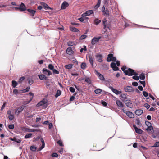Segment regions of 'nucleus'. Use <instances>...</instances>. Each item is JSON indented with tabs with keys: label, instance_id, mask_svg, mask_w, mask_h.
Returning a JSON list of instances; mask_svg holds the SVG:
<instances>
[{
	"label": "nucleus",
	"instance_id": "nucleus-36",
	"mask_svg": "<svg viewBox=\"0 0 159 159\" xmlns=\"http://www.w3.org/2000/svg\"><path fill=\"white\" fill-rule=\"evenodd\" d=\"M14 115L13 114L9 115L8 117V118L9 119V120L10 121H11L14 120Z\"/></svg>",
	"mask_w": 159,
	"mask_h": 159
},
{
	"label": "nucleus",
	"instance_id": "nucleus-52",
	"mask_svg": "<svg viewBox=\"0 0 159 159\" xmlns=\"http://www.w3.org/2000/svg\"><path fill=\"white\" fill-rule=\"evenodd\" d=\"M53 73L54 74H59V71H57L55 69H54L53 70H52Z\"/></svg>",
	"mask_w": 159,
	"mask_h": 159
},
{
	"label": "nucleus",
	"instance_id": "nucleus-55",
	"mask_svg": "<svg viewBox=\"0 0 159 159\" xmlns=\"http://www.w3.org/2000/svg\"><path fill=\"white\" fill-rule=\"evenodd\" d=\"M143 94L145 97H147L148 96V93L146 91H143Z\"/></svg>",
	"mask_w": 159,
	"mask_h": 159
},
{
	"label": "nucleus",
	"instance_id": "nucleus-54",
	"mask_svg": "<svg viewBox=\"0 0 159 159\" xmlns=\"http://www.w3.org/2000/svg\"><path fill=\"white\" fill-rule=\"evenodd\" d=\"M101 103L102 104V105L104 107H106L107 105V103L105 101H101Z\"/></svg>",
	"mask_w": 159,
	"mask_h": 159
},
{
	"label": "nucleus",
	"instance_id": "nucleus-27",
	"mask_svg": "<svg viewBox=\"0 0 159 159\" xmlns=\"http://www.w3.org/2000/svg\"><path fill=\"white\" fill-rule=\"evenodd\" d=\"M29 94L31 96V97L30 98V100L29 101L25 102V104H27L29 103L32 100L33 98L34 97L33 93L30 92L29 93Z\"/></svg>",
	"mask_w": 159,
	"mask_h": 159
},
{
	"label": "nucleus",
	"instance_id": "nucleus-53",
	"mask_svg": "<svg viewBox=\"0 0 159 159\" xmlns=\"http://www.w3.org/2000/svg\"><path fill=\"white\" fill-rule=\"evenodd\" d=\"M116 66V64L114 62H112L111 64V67L113 68H114Z\"/></svg>",
	"mask_w": 159,
	"mask_h": 159
},
{
	"label": "nucleus",
	"instance_id": "nucleus-1",
	"mask_svg": "<svg viewBox=\"0 0 159 159\" xmlns=\"http://www.w3.org/2000/svg\"><path fill=\"white\" fill-rule=\"evenodd\" d=\"M126 67L124 66L121 68V70L123 71L125 75L128 76H132L134 75H137V73L135 72L133 69L129 68L128 69H126Z\"/></svg>",
	"mask_w": 159,
	"mask_h": 159
},
{
	"label": "nucleus",
	"instance_id": "nucleus-62",
	"mask_svg": "<svg viewBox=\"0 0 159 159\" xmlns=\"http://www.w3.org/2000/svg\"><path fill=\"white\" fill-rule=\"evenodd\" d=\"M144 107L147 109H148L150 107V106L147 103H145L144 105Z\"/></svg>",
	"mask_w": 159,
	"mask_h": 159
},
{
	"label": "nucleus",
	"instance_id": "nucleus-37",
	"mask_svg": "<svg viewBox=\"0 0 159 159\" xmlns=\"http://www.w3.org/2000/svg\"><path fill=\"white\" fill-rule=\"evenodd\" d=\"M86 18H87L85 16H83L82 15V17L78 19L80 21L83 22L84 21Z\"/></svg>",
	"mask_w": 159,
	"mask_h": 159
},
{
	"label": "nucleus",
	"instance_id": "nucleus-59",
	"mask_svg": "<svg viewBox=\"0 0 159 159\" xmlns=\"http://www.w3.org/2000/svg\"><path fill=\"white\" fill-rule=\"evenodd\" d=\"M159 146V142H156L154 144L153 147H158Z\"/></svg>",
	"mask_w": 159,
	"mask_h": 159
},
{
	"label": "nucleus",
	"instance_id": "nucleus-22",
	"mask_svg": "<svg viewBox=\"0 0 159 159\" xmlns=\"http://www.w3.org/2000/svg\"><path fill=\"white\" fill-rule=\"evenodd\" d=\"M102 24L103 25V29H106L107 28V20L105 18L102 20Z\"/></svg>",
	"mask_w": 159,
	"mask_h": 159
},
{
	"label": "nucleus",
	"instance_id": "nucleus-14",
	"mask_svg": "<svg viewBox=\"0 0 159 159\" xmlns=\"http://www.w3.org/2000/svg\"><path fill=\"white\" fill-rule=\"evenodd\" d=\"M96 75L98 76L99 79L102 81H104L105 80V78L102 75L100 74L99 72L96 71Z\"/></svg>",
	"mask_w": 159,
	"mask_h": 159
},
{
	"label": "nucleus",
	"instance_id": "nucleus-18",
	"mask_svg": "<svg viewBox=\"0 0 159 159\" xmlns=\"http://www.w3.org/2000/svg\"><path fill=\"white\" fill-rule=\"evenodd\" d=\"M38 76L41 80H46L48 78V77L44 74L39 75H38Z\"/></svg>",
	"mask_w": 159,
	"mask_h": 159
},
{
	"label": "nucleus",
	"instance_id": "nucleus-28",
	"mask_svg": "<svg viewBox=\"0 0 159 159\" xmlns=\"http://www.w3.org/2000/svg\"><path fill=\"white\" fill-rule=\"evenodd\" d=\"M20 7L22 8L23 10H20L21 11H23L26 10V6H25L24 4L22 2H21L20 5Z\"/></svg>",
	"mask_w": 159,
	"mask_h": 159
},
{
	"label": "nucleus",
	"instance_id": "nucleus-41",
	"mask_svg": "<svg viewBox=\"0 0 159 159\" xmlns=\"http://www.w3.org/2000/svg\"><path fill=\"white\" fill-rule=\"evenodd\" d=\"M85 81L86 82L89 84H91V81L90 79L89 78H86L85 79Z\"/></svg>",
	"mask_w": 159,
	"mask_h": 159
},
{
	"label": "nucleus",
	"instance_id": "nucleus-26",
	"mask_svg": "<svg viewBox=\"0 0 159 159\" xmlns=\"http://www.w3.org/2000/svg\"><path fill=\"white\" fill-rule=\"evenodd\" d=\"M126 115L129 117L130 118H134V114L131 112L128 111Z\"/></svg>",
	"mask_w": 159,
	"mask_h": 159
},
{
	"label": "nucleus",
	"instance_id": "nucleus-9",
	"mask_svg": "<svg viewBox=\"0 0 159 159\" xmlns=\"http://www.w3.org/2000/svg\"><path fill=\"white\" fill-rule=\"evenodd\" d=\"M22 130L24 132H35L37 131V130L34 129H30L26 127H23Z\"/></svg>",
	"mask_w": 159,
	"mask_h": 159
},
{
	"label": "nucleus",
	"instance_id": "nucleus-39",
	"mask_svg": "<svg viewBox=\"0 0 159 159\" xmlns=\"http://www.w3.org/2000/svg\"><path fill=\"white\" fill-rule=\"evenodd\" d=\"M146 130H147V131L149 132L151 130H152L153 132L154 131L153 127L152 126H148V127H147V128L146 129Z\"/></svg>",
	"mask_w": 159,
	"mask_h": 159
},
{
	"label": "nucleus",
	"instance_id": "nucleus-63",
	"mask_svg": "<svg viewBox=\"0 0 159 159\" xmlns=\"http://www.w3.org/2000/svg\"><path fill=\"white\" fill-rule=\"evenodd\" d=\"M30 89V88L29 87H27L26 89L23 90L24 93H25L27 92H28Z\"/></svg>",
	"mask_w": 159,
	"mask_h": 159
},
{
	"label": "nucleus",
	"instance_id": "nucleus-12",
	"mask_svg": "<svg viewBox=\"0 0 159 159\" xmlns=\"http://www.w3.org/2000/svg\"><path fill=\"white\" fill-rule=\"evenodd\" d=\"M125 105L128 107L132 108L133 107V105L130 100H126L125 102Z\"/></svg>",
	"mask_w": 159,
	"mask_h": 159
},
{
	"label": "nucleus",
	"instance_id": "nucleus-34",
	"mask_svg": "<svg viewBox=\"0 0 159 159\" xmlns=\"http://www.w3.org/2000/svg\"><path fill=\"white\" fill-rule=\"evenodd\" d=\"M87 67L86 64L85 62H83L81 65V67L82 69H85Z\"/></svg>",
	"mask_w": 159,
	"mask_h": 159
},
{
	"label": "nucleus",
	"instance_id": "nucleus-7",
	"mask_svg": "<svg viewBox=\"0 0 159 159\" xmlns=\"http://www.w3.org/2000/svg\"><path fill=\"white\" fill-rule=\"evenodd\" d=\"M89 59L90 64L91 65L92 67L93 68V62L94 61V59L92 57V56L90 55H89L88 56Z\"/></svg>",
	"mask_w": 159,
	"mask_h": 159
},
{
	"label": "nucleus",
	"instance_id": "nucleus-46",
	"mask_svg": "<svg viewBox=\"0 0 159 159\" xmlns=\"http://www.w3.org/2000/svg\"><path fill=\"white\" fill-rule=\"evenodd\" d=\"M32 134L31 133H30L26 135L25 136V138L26 139L30 138L32 137Z\"/></svg>",
	"mask_w": 159,
	"mask_h": 159
},
{
	"label": "nucleus",
	"instance_id": "nucleus-13",
	"mask_svg": "<svg viewBox=\"0 0 159 159\" xmlns=\"http://www.w3.org/2000/svg\"><path fill=\"white\" fill-rule=\"evenodd\" d=\"M69 6L68 3L66 1L64 2L62 4L61 7V9H65Z\"/></svg>",
	"mask_w": 159,
	"mask_h": 159
},
{
	"label": "nucleus",
	"instance_id": "nucleus-5",
	"mask_svg": "<svg viewBox=\"0 0 159 159\" xmlns=\"http://www.w3.org/2000/svg\"><path fill=\"white\" fill-rule=\"evenodd\" d=\"M43 73L48 76H49L52 74L51 72L46 68H43L42 70Z\"/></svg>",
	"mask_w": 159,
	"mask_h": 159
},
{
	"label": "nucleus",
	"instance_id": "nucleus-8",
	"mask_svg": "<svg viewBox=\"0 0 159 159\" xmlns=\"http://www.w3.org/2000/svg\"><path fill=\"white\" fill-rule=\"evenodd\" d=\"M96 60L99 62H102V56L101 54H97L95 56Z\"/></svg>",
	"mask_w": 159,
	"mask_h": 159
},
{
	"label": "nucleus",
	"instance_id": "nucleus-58",
	"mask_svg": "<svg viewBox=\"0 0 159 159\" xmlns=\"http://www.w3.org/2000/svg\"><path fill=\"white\" fill-rule=\"evenodd\" d=\"M8 128L10 129H13L14 128V125L13 124H11L9 125Z\"/></svg>",
	"mask_w": 159,
	"mask_h": 159
},
{
	"label": "nucleus",
	"instance_id": "nucleus-3",
	"mask_svg": "<svg viewBox=\"0 0 159 159\" xmlns=\"http://www.w3.org/2000/svg\"><path fill=\"white\" fill-rule=\"evenodd\" d=\"M102 10L104 15L109 16V11L107 9H105L104 6L102 8Z\"/></svg>",
	"mask_w": 159,
	"mask_h": 159
},
{
	"label": "nucleus",
	"instance_id": "nucleus-6",
	"mask_svg": "<svg viewBox=\"0 0 159 159\" xmlns=\"http://www.w3.org/2000/svg\"><path fill=\"white\" fill-rule=\"evenodd\" d=\"M109 88L112 91L113 93H114L116 95H118L121 93V91L118 90L116 89L113 88L112 86L110 87Z\"/></svg>",
	"mask_w": 159,
	"mask_h": 159
},
{
	"label": "nucleus",
	"instance_id": "nucleus-15",
	"mask_svg": "<svg viewBox=\"0 0 159 159\" xmlns=\"http://www.w3.org/2000/svg\"><path fill=\"white\" fill-rule=\"evenodd\" d=\"M66 53L69 55H71L73 54L74 52L72 50L71 48L70 47L67 48Z\"/></svg>",
	"mask_w": 159,
	"mask_h": 159
},
{
	"label": "nucleus",
	"instance_id": "nucleus-44",
	"mask_svg": "<svg viewBox=\"0 0 159 159\" xmlns=\"http://www.w3.org/2000/svg\"><path fill=\"white\" fill-rule=\"evenodd\" d=\"M28 81L29 84L30 85L34 83L33 80L32 79H29Z\"/></svg>",
	"mask_w": 159,
	"mask_h": 159
},
{
	"label": "nucleus",
	"instance_id": "nucleus-16",
	"mask_svg": "<svg viewBox=\"0 0 159 159\" xmlns=\"http://www.w3.org/2000/svg\"><path fill=\"white\" fill-rule=\"evenodd\" d=\"M40 141L42 143V144L41 146L38 148V151H40L43 148L45 147V143L44 140L43 138H41L40 139Z\"/></svg>",
	"mask_w": 159,
	"mask_h": 159
},
{
	"label": "nucleus",
	"instance_id": "nucleus-47",
	"mask_svg": "<svg viewBox=\"0 0 159 159\" xmlns=\"http://www.w3.org/2000/svg\"><path fill=\"white\" fill-rule=\"evenodd\" d=\"M69 90L72 93H74L75 91V89L72 87H70Z\"/></svg>",
	"mask_w": 159,
	"mask_h": 159
},
{
	"label": "nucleus",
	"instance_id": "nucleus-29",
	"mask_svg": "<svg viewBox=\"0 0 159 159\" xmlns=\"http://www.w3.org/2000/svg\"><path fill=\"white\" fill-rule=\"evenodd\" d=\"M101 22V20L98 19H96L94 21V24L96 25H98Z\"/></svg>",
	"mask_w": 159,
	"mask_h": 159
},
{
	"label": "nucleus",
	"instance_id": "nucleus-51",
	"mask_svg": "<svg viewBox=\"0 0 159 159\" xmlns=\"http://www.w3.org/2000/svg\"><path fill=\"white\" fill-rule=\"evenodd\" d=\"M120 97L124 99H127V97L126 95L125 94H122L121 95Z\"/></svg>",
	"mask_w": 159,
	"mask_h": 159
},
{
	"label": "nucleus",
	"instance_id": "nucleus-17",
	"mask_svg": "<svg viewBox=\"0 0 159 159\" xmlns=\"http://www.w3.org/2000/svg\"><path fill=\"white\" fill-rule=\"evenodd\" d=\"M93 13V11L92 10H89L86 11L85 13L82 14L83 16H89L91 14Z\"/></svg>",
	"mask_w": 159,
	"mask_h": 159
},
{
	"label": "nucleus",
	"instance_id": "nucleus-56",
	"mask_svg": "<svg viewBox=\"0 0 159 159\" xmlns=\"http://www.w3.org/2000/svg\"><path fill=\"white\" fill-rule=\"evenodd\" d=\"M132 78L135 80H138L139 79V77L137 75H134L132 77Z\"/></svg>",
	"mask_w": 159,
	"mask_h": 159
},
{
	"label": "nucleus",
	"instance_id": "nucleus-21",
	"mask_svg": "<svg viewBox=\"0 0 159 159\" xmlns=\"http://www.w3.org/2000/svg\"><path fill=\"white\" fill-rule=\"evenodd\" d=\"M42 5L43 7L46 10H48L49 9L52 10V9L48 5L44 2H43L42 3Z\"/></svg>",
	"mask_w": 159,
	"mask_h": 159
},
{
	"label": "nucleus",
	"instance_id": "nucleus-32",
	"mask_svg": "<svg viewBox=\"0 0 159 159\" xmlns=\"http://www.w3.org/2000/svg\"><path fill=\"white\" fill-rule=\"evenodd\" d=\"M73 65L72 64H68L65 66V68L67 69H71Z\"/></svg>",
	"mask_w": 159,
	"mask_h": 159
},
{
	"label": "nucleus",
	"instance_id": "nucleus-2",
	"mask_svg": "<svg viewBox=\"0 0 159 159\" xmlns=\"http://www.w3.org/2000/svg\"><path fill=\"white\" fill-rule=\"evenodd\" d=\"M24 108L25 106H23L17 107L16 109H15V114L17 116H18L19 114L23 111Z\"/></svg>",
	"mask_w": 159,
	"mask_h": 159
},
{
	"label": "nucleus",
	"instance_id": "nucleus-45",
	"mask_svg": "<svg viewBox=\"0 0 159 159\" xmlns=\"http://www.w3.org/2000/svg\"><path fill=\"white\" fill-rule=\"evenodd\" d=\"M102 90L100 89H98L95 90L94 91L96 94H98L102 92Z\"/></svg>",
	"mask_w": 159,
	"mask_h": 159
},
{
	"label": "nucleus",
	"instance_id": "nucleus-19",
	"mask_svg": "<svg viewBox=\"0 0 159 159\" xmlns=\"http://www.w3.org/2000/svg\"><path fill=\"white\" fill-rule=\"evenodd\" d=\"M27 11L30 13V15L32 16H34L35 13H36L35 11L30 9H27Z\"/></svg>",
	"mask_w": 159,
	"mask_h": 159
},
{
	"label": "nucleus",
	"instance_id": "nucleus-57",
	"mask_svg": "<svg viewBox=\"0 0 159 159\" xmlns=\"http://www.w3.org/2000/svg\"><path fill=\"white\" fill-rule=\"evenodd\" d=\"M87 37V36L84 34L82 35L80 37V39L81 40L83 39H85Z\"/></svg>",
	"mask_w": 159,
	"mask_h": 159
},
{
	"label": "nucleus",
	"instance_id": "nucleus-42",
	"mask_svg": "<svg viewBox=\"0 0 159 159\" xmlns=\"http://www.w3.org/2000/svg\"><path fill=\"white\" fill-rule=\"evenodd\" d=\"M11 140L12 141H15L17 143H19L20 142L21 140L19 139L17 140L16 138H11Z\"/></svg>",
	"mask_w": 159,
	"mask_h": 159
},
{
	"label": "nucleus",
	"instance_id": "nucleus-10",
	"mask_svg": "<svg viewBox=\"0 0 159 159\" xmlns=\"http://www.w3.org/2000/svg\"><path fill=\"white\" fill-rule=\"evenodd\" d=\"M133 127L134 129L135 132L136 133L139 134H142L143 131L140 129L138 128L135 125H133Z\"/></svg>",
	"mask_w": 159,
	"mask_h": 159
},
{
	"label": "nucleus",
	"instance_id": "nucleus-49",
	"mask_svg": "<svg viewBox=\"0 0 159 159\" xmlns=\"http://www.w3.org/2000/svg\"><path fill=\"white\" fill-rule=\"evenodd\" d=\"M57 143L59 145L61 146H63L62 142L61 140H59L57 142Z\"/></svg>",
	"mask_w": 159,
	"mask_h": 159
},
{
	"label": "nucleus",
	"instance_id": "nucleus-30",
	"mask_svg": "<svg viewBox=\"0 0 159 159\" xmlns=\"http://www.w3.org/2000/svg\"><path fill=\"white\" fill-rule=\"evenodd\" d=\"M70 30L71 31L73 32H77L79 31L78 29L74 27H70Z\"/></svg>",
	"mask_w": 159,
	"mask_h": 159
},
{
	"label": "nucleus",
	"instance_id": "nucleus-24",
	"mask_svg": "<svg viewBox=\"0 0 159 159\" xmlns=\"http://www.w3.org/2000/svg\"><path fill=\"white\" fill-rule=\"evenodd\" d=\"M143 111L141 109H138L136 110L135 112V114L138 116L140 115L141 114H142L143 113Z\"/></svg>",
	"mask_w": 159,
	"mask_h": 159
},
{
	"label": "nucleus",
	"instance_id": "nucleus-4",
	"mask_svg": "<svg viewBox=\"0 0 159 159\" xmlns=\"http://www.w3.org/2000/svg\"><path fill=\"white\" fill-rule=\"evenodd\" d=\"M101 38V37H94L93 38L91 41V44L92 45H95L97 42H98L99 39Z\"/></svg>",
	"mask_w": 159,
	"mask_h": 159
},
{
	"label": "nucleus",
	"instance_id": "nucleus-40",
	"mask_svg": "<svg viewBox=\"0 0 159 159\" xmlns=\"http://www.w3.org/2000/svg\"><path fill=\"white\" fill-rule=\"evenodd\" d=\"M36 147L34 145L31 146L30 148V149L33 152L35 151L36 150Z\"/></svg>",
	"mask_w": 159,
	"mask_h": 159
},
{
	"label": "nucleus",
	"instance_id": "nucleus-48",
	"mask_svg": "<svg viewBox=\"0 0 159 159\" xmlns=\"http://www.w3.org/2000/svg\"><path fill=\"white\" fill-rule=\"evenodd\" d=\"M25 79V77H21L19 80L18 82L20 83H21L23 80Z\"/></svg>",
	"mask_w": 159,
	"mask_h": 159
},
{
	"label": "nucleus",
	"instance_id": "nucleus-33",
	"mask_svg": "<svg viewBox=\"0 0 159 159\" xmlns=\"http://www.w3.org/2000/svg\"><path fill=\"white\" fill-rule=\"evenodd\" d=\"M17 82L15 80L12 81V85L14 88H15L17 85Z\"/></svg>",
	"mask_w": 159,
	"mask_h": 159
},
{
	"label": "nucleus",
	"instance_id": "nucleus-23",
	"mask_svg": "<svg viewBox=\"0 0 159 159\" xmlns=\"http://www.w3.org/2000/svg\"><path fill=\"white\" fill-rule=\"evenodd\" d=\"M47 102L45 100H42L40 102H39L37 104V107H40L41 106H42L45 104H46Z\"/></svg>",
	"mask_w": 159,
	"mask_h": 159
},
{
	"label": "nucleus",
	"instance_id": "nucleus-61",
	"mask_svg": "<svg viewBox=\"0 0 159 159\" xmlns=\"http://www.w3.org/2000/svg\"><path fill=\"white\" fill-rule=\"evenodd\" d=\"M58 156V155L56 153H53L52 154V157H57Z\"/></svg>",
	"mask_w": 159,
	"mask_h": 159
},
{
	"label": "nucleus",
	"instance_id": "nucleus-60",
	"mask_svg": "<svg viewBox=\"0 0 159 159\" xmlns=\"http://www.w3.org/2000/svg\"><path fill=\"white\" fill-rule=\"evenodd\" d=\"M145 124L146 125L148 126H151V124L150 122L148 121H146L145 122Z\"/></svg>",
	"mask_w": 159,
	"mask_h": 159
},
{
	"label": "nucleus",
	"instance_id": "nucleus-11",
	"mask_svg": "<svg viewBox=\"0 0 159 159\" xmlns=\"http://www.w3.org/2000/svg\"><path fill=\"white\" fill-rule=\"evenodd\" d=\"M125 91L126 92H131L134 91L133 88L130 86H127L124 88Z\"/></svg>",
	"mask_w": 159,
	"mask_h": 159
},
{
	"label": "nucleus",
	"instance_id": "nucleus-43",
	"mask_svg": "<svg viewBox=\"0 0 159 159\" xmlns=\"http://www.w3.org/2000/svg\"><path fill=\"white\" fill-rule=\"evenodd\" d=\"M48 69H49L50 70H52L54 69V66L52 64H49L48 65Z\"/></svg>",
	"mask_w": 159,
	"mask_h": 159
},
{
	"label": "nucleus",
	"instance_id": "nucleus-20",
	"mask_svg": "<svg viewBox=\"0 0 159 159\" xmlns=\"http://www.w3.org/2000/svg\"><path fill=\"white\" fill-rule=\"evenodd\" d=\"M116 103L117 106L120 107H123L124 106V104L120 100H117L116 101Z\"/></svg>",
	"mask_w": 159,
	"mask_h": 159
},
{
	"label": "nucleus",
	"instance_id": "nucleus-38",
	"mask_svg": "<svg viewBox=\"0 0 159 159\" xmlns=\"http://www.w3.org/2000/svg\"><path fill=\"white\" fill-rule=\"evenodd\" d=\"M61 94V91L60 90H58L57 91L56 94L55 96V97L57 98L60 96Z\"/></svg>",
	"mask_w": 159,
	"mask_h": 159
},
{
	"label": "nucleus",
	"instance_id": "nucleus-64",
	"mask_svg": "<svg viewBox=\"0 0 159 159\" xmlns=\"http://www.w3.org/2000/svg\"><path fill=\"white\" fill-rule=\"evenodd\" d=\"M138 83L137 82H133L132 83V85L134 86H137L138 85Z\"/></svg>",
	"mask_w": 159,
	"mask_h": 159
},
{
	"label": "nucleus",
	"instance_id": "nucleus-25",
	"mask_svg": "<svg viewBox=\"0 0 159 159\" xmlns=\"http://www.w3.org/2000/svg\"><path fill=\"white\" fill-rule=\"evenodd\" d=\"M113 57V54H109L108 55L107 58V62H110L111 61V59Z\"/></svg>",
	"mask_w": 159,
	"mask_h": 159
},
{
	"label": "nucleus",
	"instance_id": "nucleus-50",
	"mask_svg": "<svg viewBox=\"0 0 159 159\" xmlns=\"http://www.w3.org/2000/svg\"><path fill=\"white\" fill-rule=\"evenodd\" d=\"M140 83L142 84L143 85V86L144 87H145L146 85V83L145 81H141V80H139V81Z\"/></svg>",
	"mask_w": 159,
	"mask_h": 159
},
{
	"label": "nucleus",
	"instance_id": "nucleus-35",
	"mask_svg": "<svg viewBox=\"0 0 159 159\" xmlns=\"http://www.w3.org/2000/svg\"><path fill=\"white\" fill-rule=\"evenodd\" d=\"M75 43L72 41H69L67 43L68 46H72L75 45Z\"/></svg>",
	"mask_w": 159,
	"mask_h": 159
},
{
	"label": "nucleus",
	"instance_id": "nucleus-31",
	"mask_svg": "<svg viewBox=\"0 0 159 159\" xmlns=\"http://www.w3.org/2000/svg\"><path fill=\"white\" fill-rule=\"evenodd\" d=\"M145 74L142 73L139 75V78L142 80H144L145 79Z\"/></svg>",
	"mask_w": 159,
	"mask_h": 159
}]
</instances>
